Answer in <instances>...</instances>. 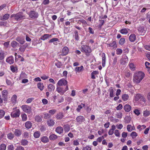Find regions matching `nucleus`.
<instances>
[{
	"label": "nucleus",
	"mask_w": 150,
	"mask_h": 150,
	"mask_svg": "<svg viewBox=\"0 0 150 150\" xmlns=\"http://www.w3.org/2000/svg\"><path fill=\"white\" fill-rule=\"evenodd\" d=\"M56 91L60 94H63L64 93L63 88L61 86H57Z\"/></svg>",
	"instance_id": "nucleus-20"
},
{
	"label": "nucleus",
	"mask_w": 150,
	"mask_h": 150,
	"mask_svg": "<svg viewBox=\"0 0 150 150\" xmlns=\"http://www.w3.org/2000/svg\"><path fill=\"white\" fill-rule=\"evenodd\" d=\"M84 118L82 116L80 115L78 116L76 118V120L77 122L79 124L81 123L84 120Z\"/></svg>",
	"instance_id": "nucleus-11"
},
{
	"label": "nucleus",
	"mask_w": 150,
	"mask_h": 150,
	"mask_svg": "<svg viewBox=\"0 0 150 150\" xmlns=\"http://www.w3.org/2000/svg\"><path fill=\"white\" fill-rule=\"evenodd\" d=\"M1 94L3 98V100L4 101H6L7 100V96L8 92L7 90H4L1 92Z\"/></svg>",
	"instance_id": "nucleus-6"
},
{
	"label": "nucleus",
	"mask_w": 150,
	"mask_h": 150,
	"mask_svg": "<svg viewBox=\"0 0 150 150\" xmlns=\"http://www.w3.org/2000/svg\"><path fill=\"white\" fill-rule=\"evenodd\" d=\"M131 106L129 104H126L124 106V109L126 112H129L131 110Z\"/></svg>",
	"instance_id": "nucleus-15"
},
{
	"label": "nucleus",
	"mask_w": 150,
	"mask_h": 150,
	"mask_svg": "<svg viewBox=\"0 0 150 150\" xmlns=\"http://www.w3.org/2000/svg\"><path fill=\"white\" fill-rule=\"evenodd\" d=\"M146 127V126L144 125H139L137 126V128L139 130V131H141L143 129L145 128Z\"/></svg>",
	"instance_id": "nucleus-38"
},
{
	"label": "nucleus",
	"mask_w": 150,
	"mask_h": 150,
	"mask_svg": "<svg viewBox=\"0 0 150 150\" xmlns=\"http://www.w3.org/2000/svg\"><path fill=\"white\" fill-rule=\"evenodd\" d=\"M110 120L112 122L114 123L117 122L119 121V120L118 119L112 117H110Z\"/></svg>",
	"instance_id": "nucleus-60"
},
{
	"label": "nucleus",
	"mask_w": 150,
	"mask_h": 150,
	"mask_svg": "<svg viewBox=\"0 0 150 150\" xmlns=\"http://www.w3.org/2000/svg\"><path fill=\"white\" fill-rule=\"evenodd\" d=\"M147 28L144 26H139L138 28V30L142 35H144L146 31Z\"/></svg>",
	"instance_id": "nucleus-7"
},
{
	"label": "nucleus",
	"mask_w": 150,
	"mask_h": 150,
	"mask_svg": "<svg viewBox=\"0 0 150 150\" xmlns=\"http://www.w3.org/2000/svg\"><path fill=\"white\" fill-rule=\"evenodd\" d=\"M51 35H50L48 34H45L42 36L40 38V39L43 40H45L51 38Z\"/></svg>",
	"instance_id": "nucleus-16"
},
{
	"label": "nucleus",
	"mask_w": 150,
	"mask_h": 150,
	"mask_svg": "<svg viewBox=\"0 0 150 150\" xmlns=\"http://www.w3.org/2000/svg\"><path fill=\"white\" fill-rule=\"evenodd\" d=\"M131 120V117L129 116H126L125 118L124 121L126 123H129L130 122Z\"/></svg>",
	"instance_id": "nucleus-25"
},
{
	"label": "nucleus",
	"mask_w": 150,
	"mask_h": 150,
	"mask_svg": "<svg viewBox=\"0 0 150 150\" xmlns=\"http://www.w3.org/2000/svg\"><path fill=\"white\" fill-rule=\"evenodd\" d=\"M55 88L54 86L52 84H50L48 86V89L49 91H51L54 90Z\"/></svg>",
	"instance_id": "nucleus-41"
},
{
	"label": "nucleus",
	"mask_w": 150,
	"mask_h": 150,
	"mask_svg": "<svg viewBox=\"0 0 150 150\" xmlns=\"http://www.w3.org/2000/svg\"><path fill=\"white\" fill-rule=\"evenodd\" d=\"M102 66L103 67H104L105 66V53H102Z\"/></svg>",
	"instance_id": "nucleus-22"
},
{
	"label": "nucleus",
	"mask_w": 150,
	"mask_h": 150,
	"mask_svg": "<svg viewBox=\"0 0 150 150\" xmlns=\"http://www.w3.org/2000/svg\"><path fill=\"white\" fill-rule=\"evenodd\" d=\"M11 44L12 47L15 48L17 46L18 43L15 41H13L11 42Z\"/></svg>",
	"instance_id": "nucleus-57"
},
{
	"label": "nucleus",
	"mask_w": 150,
	"mask_h": 150,
	"mask_svg": "<svg viewBox=\"0 0 150 150\" xmlns=\"http://www.w3.org/2000/svg\"><path fill=\"white\" fill-rule=\"evenodd\" d=\"M21 108L26 113L30 114L31 112V108L28 105H23L21 106Z\"/></svg>",
	"instance_id": "nucleus-5"
},
{
	"label": "nucleus",
	"mask_w": 150,
	"mask_h": 150,
	"mask_svg": "<svg viewBox=\"0 0 150 150\" xmlns=\"http://www.w3.org/2000/svg\"><path fill=\"white\" fill-rule=\"evenodd\" d=\"M110 92V96L111 97H113L114 96V91L112 88H110L109 90Z\"/></svg>",
	"instance_id": "nucleus-51"
},
{
	"label": "nucleus",
	"mask_w": 150,
	"mask_h": 150,
	"mask_svg": "<svg viewBox=\"0 0 150 150\" xmlns=\"http://www.w3.org/2000/svg\"><path fill=\"white\" fill-rule=\"evenodd\" d=\"M35 121L37 122H41L42 120L41 117L38 115H36L34 117Z\"/></svg>",
	"instance_id": "nucleus-27"
},
{
	"label": "nucleus",
	"mask_w": 150,
	"mask_h": 150,
	"mask_svg": "<svg viewBox=\"0 0 150 150\" xmlns=\"http://www.w3.org/2000/svg\"><path fill=\"white\" fill-rule=\"evenodd\" d=\"M48 126L51 127L53 126L55 124L54 120L52 119H48L46 122Z\"/></svg>",
	"instance_id": "nucleus-10"
},
{
	"label": "nucleus",
	"mask_w": 150,
	"mask_h": 150,
	"mask_svg": "<svg viewBox=\"0 0 150 150\" xmlns=\"http://www.w3.org/2000/svg\"><path fill=\"white\" fill-rule=\"evenodd\" d=\"M127 128L128 132H131L133 130L135 129V128L134 127L132 126L131 125H127Z\"/></svg>",
	"instance_id": "nucleus-33"
},
{
	"label": "nucleus",
	"mask_w": 150,
	"mask_h": 150,
	"mask_svg": "<svg viewBox=\"0 0 150 150\" xmlns=\"http://www.w3.org/2000/svg\"><path fill=\"white\" fill-rule=\"evenodd\" d=\"M14 147L13 145H9L7 147V150H13Z\"/></svg>",
	"instance_id": "nucleus-63"
},
{
	"label": "nucleus",
	"mask_w": 150,
	"mask_h": 150,
	"mask_svg": "<svg viewBox=\"0 0 150 150\" xmlns=\"http://www.w3.org/2000/svg\"><path fill=\"white\" fill-rule=\"evenodd\" d=\"M6 146L5 144H2L0 145V150H5Z\"/></svg>",
	"instance_id": "nucleus-56"
},
{
	"label": "nucleus",
	"mask_w": 150,
	"mask_h": 150,
	"mask_svg": "<svg viewBox=\"0 0 150 150\" xmlns=\"http://www.w3.org/2000/svg\"><path fill=\"white\" fill-rule=\"evenodd\" d=\"M125 75L126 77H129L131 76L132 74L130 71H128L125 72Z\"/></svg>",
	"instance_id": "nucleus-61"
},
{
	"label": "nucleus",
	"mask_w": 150,
	"mask_h": 150,
	"mask_svg": "<svg viewBox=\"0 0 150 150\" xmlns=\"http://www.w3.org/2000/svg\"><path fill=\"white\" fill-rule=\"evenodd\" d=\"M50 115H54L56 112V110L54 109H51L49 110L48 111Z\"/></svg>",
	"instance_id": "nucleus-49"
},
{
	"label": "nucleus",
	"mask_w": 150,
	"mask_h": 150,
	"mask_svg": "<svg viewBox=\"0 0 150 150\" xmlns=\"http://www.w3.org/2000/svg\"><path fill=\"white\" fill-rule=\"evenodd\" d=\"M25 16L23 15L22 13L20 12L15 14H12L11 16V18H14L16 21L20 20L21 19L25 18Z\"/></svg>",
	"instance_id": "nucleus-2"
},
{
	"label": "nucleus",
	"mask_w": 150,
	"mask_h": 150,
	"mask_svg": "<svg viewBox=\"0 0 150 150\" xmlns=\"http://www.w3.org/2000/svg\"><path fill=\"white\" fill-rule=\"evenodd\" d=\"M114 134L116 137H120V134L119 131L117 129H116L115 130Z\"/></svg>",
	"instance_id": "nucleus-58"
},
{
	"label": "nucleus",
	"mask_w": 150,
	"mask_h": 150,
	"mask_svg": "<svg viewBox=\"0 0 150 150\" xmlns=\"http://www.w3.org/2000/svg\"><path fill=\"white\" fill-rule=\"evenodd\" d=\"M28 14L30 18H37L38 16V13L34 11H30Z\"/></svg>",
	"instance_id": "nucleus-9"
},
{
	"label": "nucleus",
	"mask_w": 150,
	"mask_h": 150,
	"mask_svg": "<svg viewBox=\"0 0 150 150\" xmlns=\"http://www.w3.org/2000/svg\"><path fill=\"white\" fill-rule=\"evenodd\" d=\"M21 145L23 146H26L28 145V142L26 139H22L21 141Z\"/></svg>",
	"instance_id": "nucleus-40"
},
{
	"label": "nucleus",
	"mask_w": 150,
	"mask_h": 150,
	"mask_svg": "<svg viewBox=\"0 0 150 150\" xmlns=\"http://www.w3.org/2000/svg\"><path fill=\"white\" fill-rule=\"evenodd\" d=\"M37 86L38 88L41 91L43 90L44 88L43 84L42 83L39 82L38 83Z\"/></svg>",
	"instance_id": "nucleus-32"
},
{
	"label": "nucleus",
	"mask_w": 150,
	"mask_h": 150,
	"mask_svg": "<svg viewBox=\"0 0 150 150\" xmlns=\"http://www.w3.org/2000/svg\"><path fill=\"white\" fill-rule=\"evenodd\" d=\"M144 73L141 71L135 72L133 75V81L136 83H139L144 77Z\"/></svg>",
	"instance_id": "nucleus-1"
},
{
	"label": "nucleus",
	"mask_w": 150,
	"mask_h": 150,
	"mask_svg": "<svg viewBox=\"0 0 150 150\" xmlns=\"http://www.w3.org/2000/svg\"><path fill=\"white\" fill-rule=\"evenodd\" d=\"M125 39L124 38H121L120 39L119 41V43L120 45H122L125 43Z\"/></svg>",
	"instance_id": "nucleus-53"
},
{
	"label": "nucleus",
	"mask_w": 150,
	"mask_h": 150,
	"mask_svg": "<svg viewBox=\"0 0 150 150\" xmlns=\"http://www.w3.org/2000/svg\"><path fill=\"white\" fill-rule=\"evenodd\" d=\"M85 106V104L81 103L80 105H79L76 109V110L78 112H79L80 110Z\"/></svg>",
	"instance_id": "nucleus-31"
},
{
	"label": "nucleus",
	"mask_w": 150,
	"mask_h": 150,
	"mask_svg": "<svg viewBox=\"0 0 150 150\" xmlns=\"http://www.w3.org/2000/svg\"><path fill=\"white\" fill-rule=\"evenodd\" d=\"M17 108H13V111L11 114L12 117H19L20 115V111L19 109H17Z\"/></svg>",
	"instance_id": "nucleus-4"
},
{
	"label": "nucleus",
	"mask_w": 150,
	"mask_h": 150,
	"mask_svg": "<svg viewBox=\"0 0 150 150\" xmlns=\"http://www.w3.org/2000/svg\"><path fill=\"white\" fill-rule=\"evenodd\" d=\"M32 125V124L31 122L29 121L26 122L25 124V127L27 129L30 128L31 127Z\"/></svg>",
	"instance_id": "nucleus-26"
},
{
	"label": "nucleus",
	"mask_w": 150,
	"mask_h": 150,
	"mask_svg": "<svg viewBox=\"0 0 150 150\" xmlns=\"http://www.w3.org/2000/svg\"><path fill=\"white\" fill-rule=\"evenodd\" d=\"M122 52V50L120 48H117L116 50V53L117 55H120Z\"/></svg>",
	"instance_id": "nucleus-55"
},
{
	"label": "nucleus",
	"mask_w": 150,
	"mask_h": 150,
	"mask_svg": "<svg viewBox=\"0 0 150 150\" xmlns=\"http://www.w3.org/2000/svg\"><path fill=\"white\" fill-rule=\"evenodd\" d=\"M91 148L89 146L87 145L86 146L83 147L82 150H91Z\"/></svg>",
	"instance_id": "nucleus-64"
},
{
	"label": "nucleus",
	"mask_w": 150,
	"mask_h": 150,
	"mask_svg": "<svg viewBox=\"0 0 150 150\" xmlns=\"http://www.w3.org/2000/svg\"><path fill=\"white\" fill-rule=\"evenodd\" d=\"M84 69V68L83 66L80 67H76L75 71L76 73H79L83 71Z\"/></svg>",
	"instance_id": "nucleus-14"
},
{
	"label": "nucleus",
	"mask_w": 150,
	"mask_h": 150,
	"mask_svg": "<svg viewBox=\"0 0 150 150\" xmlns=\"http://www.w3.org/2000/svg\"><path fill=\"white\" fill-rule=\"evenodd\" d=\"M128 29L126 28H123L119 30V32L122 34H126L128 33Z\"/></svg>",
	"instance_id": "nucleus-29"
},
{
	"label": "nucleus",
	"mask_w": 150,
	"mask_h": 150,
	"mask_svg": "<svg viewBox=\"0 0 150 150\" xmlns=\"http://www.w3.org/2000/svg\"><path fill=\"white\" fill-rule=\"evenodd\" d=\"M21 117L22 119V120L23 121H26L27 119V115L23 113L21 115Z\"/></svg>",
	"instance_id": "nucleus-45"
},
{
	"label": "nucleus",
	"mask_w": 150,
	"mask_h": 150,
	"mask_svg": "<svg viewBox=\"0 0 150 150\" xmlns=\"http://www.w3.org/2000/svg\"><path fill=\"white\" fill-rule=\"evenodd\" d=\"M4 53L3 51L0 49V60L4 59Z\"/></svg>",
	"instance_id": "nucleus-37"
},
{
	"label": "nucleus",
	"mask_w": 150,
	"mask_h": 150,
	"mask_svg": "<svg viewBox=\"0 0 150 150\" xmlns=\"http://www.w3.org/2000/svg\"><path fill=\"white\" fill-rule=\"evenodd\" d=\"M109 47H112L114 48H116L117 47L116 42L115 41H113L112 43L108 44Z\"/></svg>",
	"instance_id": "nucleus-39"
},
{
	"label": "nucleus",
	"mask_w": 150,
	"mask_h": 150,
	"mask_svg": "<svg viewBox=\"0 0 150 150\" xmlns=\"http://www.w3.org/2000/svg\"><path fill=\"white\" fill-rule=\"evenodd\" d=\"M16 40L21 44H23L24 42V40L23 39L20 38L19 37L17 38Z\"/></svg>",
	"instance_id": "nucleus-48"
},
{
	"label": "nucleus",
	"mask_w": 150,
	"mask_h": 150,
	"mask_svg": "<svg viewBox=\"0 0 150 150\" xmlns=\"http://www.w3.org/2000/svg\"><path fill=\"white\" fill-rule=\"evenodd\" d=\"M17 96L15 95H13L11 98V102L12 103L15 104L16 102Z\"/></svg>",
	"instance_id": "nucleus-34"
},
{
	"label": "nucleus",
	"mask_w": 150,
	"mask_h": 150,
	"mask_svg": "<svg viewBox=\"0 0 150 150\" xmlns=\"http://www.w3.org/2000/svg\"><path fill=\"white\" fill-rule=\"evenodd\" d=\"M122 98L123 101H126L128 100L129 98V95L128 94H124L122 95Z\"/></svg>",
	"instance_id": "nucleus-24"
},
{
	"label": "nucleus",
	"mask_w": 150,
	"mask_h": 150,
	"mask_svg": "<svg viewBox=\"0 0 150 150\" xmlns=\"http://www.w3.org/2000/svg\"><path fill=\"white\" fill-rule=\"evenodd\" d=\"M27 77V75L25 73L22 72L20 75L19 79H21L23 78H26Z\"/></svg>",
	"instance_id": "nucleus-35"
},
{
	"label": "nucleus",
	"mask_w": 150,
	"mask_h": 150,
	"mask_svg": "<svg viewBox=\"0 0 150 150\" xmlns=\"http://www.w3.org/2000/svg\"><path fill=\"white\" fill-rule=\"evenodd\" d=\"M64 115L62 113L59 112L57 113L56 115V117L57 119H61L63 117Z\"/></svg>",
	"instance_id": "nucleus-43"
},
{
	"label": "nucleus",
	"mask_w": 150,
	"mask_h": 150,
	"mask_svg": "<svg viewBox=\"0 0 150 150\" xmlns=\"http://www.w3.org/2000/svg\"><path fill=\"white\" fill-rule=\"evenodd\" d=\"M55 131L57 133L61 134L63 131V129L62 127H58L56 128Z\"/></svg>",
	"instance_id": "nucleus-30"
},
{
	"label": "nucleus",
	"mask_w": 150,
	"mask_h": 150,
	"mask_svg": "<svg viewBox=\"0 0 150 150\" xmlns=\"http://www.w3.org/2000/svg\"><path fill=\"white\" fill-rule=\"evenodd\" d=\"M7 136L9 139L11 140L14 138V136L13 134L11 132L8 134Z\"/></svg>",
	"instance_id": "nucleus-46"
},
{
	"label": "nucleus",
	"mask_w": 150,
	"mask_h": 150,
	"mask_svg": "<svg viewBox=\"0 0 150 150\" xmlns=\"http://www.w3.org/2000/svg\"><path fill=\"white\" fill-rule=\"evenodd\" d=\"M38 40L37 38H35L33 39L32 40V45H36L38 43Z\"/></svg>",
	"instance_id": "nucleus-59"
},
{
	"label": "nucleus",
	"mask_w": 150,
	"mask_h": 150,
	"mask_svg": "<svg viewBox=\"0 0 150 150\" xmlns=\"http://www.w3.org/2000/svg\"><path fill=\"white\" fill-rule=\"evenodd\" d=\"M98 72L97 71H93L91 74V78L92 79H95V75L98 74Z\"/></svg>",
	"instance_id": "nucleus-42"
},
{
	"label": "nucleus",
	"mask_w": 150,
	"mask_h": 150,
	"mask_svg": "<svg viewBox=\"0 0 150 150\" xmlns=\"http://www.w3.org/2000/svg\"><path fill=\"white\" fill-rule=\"evenodd\" d=\"M41 140L43 142L47 143L49 142V139L47 137L43 136L41 138Z\"/></svg>",
	"instance_id": "nucleus-28"
},
{
	"label": "nucleus",
	"mask_w": 150,
	"mask_h": 150,
	"mask_svg": "<svg viewBox=\"0 0 150 150\" xmlns=\"http://www.w3.org/2000/svg\"><path fill=\"white\" fill-rule=\"evenodd\" d=\"M142 97L140 94L138 93L136 94L134 96L133 101L134 102H137L138 101L139 99Z\"/></svg>",
	"instance_id": "nucleus-18"
},
{
	"label": "nucleus",
	"mask_w": 150,
	"mask_h": 150,
	"mask_svg": "<svg viewBox=\"0 0 150 150\" xmlns=\"http://www.w3.org/2000/svg\"><path fill=\"white\" fill-rule=\"evenodd\" d=\"M34 98H28L26 101V103H29L31 102L33 100H34Z\"/></svg>",
	"instance_id": "nucleus-62"
},
{
	"label": "nucleus",
	"mask_w": 150,
	"mask_h": 150,
	"mask_svg": "<svg viewBox=\"0 0 150 150\" xmlns=\"http://www.w3.org/2000/svg\"><path fill=\"white\" fill-rule=\"evenodd\" d=\"M130 136L134 139L136 138L137 136V133L135 132H132L130 134Z\"/></svg>",
	"instance_id": "nucleus-50"
},
{
	"label": "nucleus",
	"mask_w": 150,
	"mask_h": 150,
	"mask_svg": "<svg viewBox=\"0 0 150 150\" xmlns=\"http://www.w3.org/2000/svg\"><path fill=\"white\" fill-rule=\"evenodd\" d=\"M43 115H44V118L45 119L49 118L51 117V115L50 114H49L46 112H44L43 113Z\"/></svg>",
	"instance_id": "nucleus-54"
},
{
	"label": "nucleus",
	"mask_w": 150,
	"mask_h": 150,
	"mask_svg": "<svg viewBox=\"0 0 150 150\" xmlns=\"http://www.w3.org/2000/svg\"><path fill=\"white\" fill-rule=\"evenodd\" d=\"M58 41L59 42V39L56 38H54L51 39H50L49 41V43H54L55 42Z\"/></svg>",
	"instance_id": "nucleus-52"
},
{
	"label": "nucleus",
	"mask_w": 150,
	"mask_h": 150,
	"mask_svg": "<svg viewBox=\"0 0 150 150\" xmlns=\"http://www.w3.org/2000/svg\"><path fill=\"white\" fill-rule=\"evenodd\" d=\"M10 16V15L9 14L6 13L4 15L3 18L1 19V20L2 21H5L7 20Z\"/></svg>",
	"instance_id": "nucleus-36"
},
{
	"label": "nucleus",
	"mask_w": 150,
	"mask_h": 150,
	"mask_svg": "<svg viewBox=\"0 0 150 150\" xmlns=\"http://www.w3.org/2000/svg\"><path fill=\"white\" fill-rule=\"evenodd\" d=\"M129 39L130 41L133 42L136 40V36L134 34H132L129 36Z\"/></svg>",
	"instance_id": "nucleus-19"
},
{
	"label": "nucleus",
	"mask_w": 150,
	"mask_h": 150,
	"mask_svg": "<svg viewBox=\"0 0 150 150\" xmlns=\"http://www.w3.org/2000/svg\"><path fill=\"white\" fill-rule=\"evenodd\" d=\"M40 134L39 132L37 131L35 132L34 133V136L36 138H38L40 136Z\"/></svg>",
	"instance_id": "nucleus-47"
},
{
	"label": "nucleus",
	"mask_w": 150,
	"mask_h": 150,
	"mask_svg": "<svg viewBox=\"0 0 150 150\" xmlns=\"http://www.w3.org/2000/svg\"><path fill=\"white\" fill-rule=\"evenodd\" d=\"M13 132L15 135L17 137H19L21 134V130L18 129H15Z\"/></svg>",
	"instance_id": "nucleus-17"
},
{
	"label": "nucleus",
	"mask_w": 150,
	"mask_h": 150,
	"mask_svg": "<svg viewBox=\"0 0 150 150\" xmlns=\"http://www.w3.org/2000/svg\"><path fill=\"white\" fill-rule=\"evenodd\" d=\"M81 50L82 52H84L86 54L87 53H90L91 52L90 47L86 45H82Z\"/></svg>",
	"instance_id": "nucleus-3"
},
{
	"label": "nucleus",
	"mask_w": 150,
	"mask_h": 150,
	"mask_svg": "<svg viewBox=\"0 0 150 150\" xmlns=\"http://www.w3.org/2000/svg\"><path fill=\"white\" fill-rule=\"evenodd\" d=\"M126 58H122L120 60V64L122 65H125L126 63L128 62L127 57L126 56Z\"/></svg>",
	"instance_id": "nucleus-23"
},
{
	"label": "nucleus",
	"mask_w": 150,
	"mask_h": 150,
	"mask_svg": "<svg viewBox=\"0 0 150 150\" xmlns=\"http://www.w3.org/2000/svg\"><path fill=\"white\" fill-rule=\"evenodd\" d=\"M6 62L9 64H12L14 62L13 57V56L9 57L6 59Z\"/></svg>",
	"instance_id": "nucleus-12"
},
{
	"label": "nucleus",
	"mask_w": 150,
	"mask_h": 150,
	"mask_svg": "<svg viewBox=\"0 0 150 150\" xmlns=\"http://www.w3.org/2000/svg\"><path fill=\"white\" fill-rule=\"evenodd\" d=\"M6 82L8 86H12L14 82L13 81H11L10 80L6 79Z\"/></svg>",
	"instance_id": "nucleus-44"
},
{
	"label": "nucleus",
	"mask_w": 150,
	"mask_h": 150,
	"mask_svg": "<svg viewBox=\"0 0 150 150\" xmlns=\"http://www.w3.org/2000/svg\"><path fill=\"white\" fill-rule=\"evenodd\" d=\"M128 66L129 68L132 71H134L136 70V67L133 63L129 62Z\"/></svg>",
	"instance_id": "nucleus-13"
},
{
	"label": "nucleus",
	"mask_w": 150,
	"mask_h": 150,
	"mask_svg": "<svg viewBox=\"0 0 150 150\" xmlns=\"http://www.w3.org/2000/svg\"><path fill=\"white\" fill-rule=\"evenodd\" d=\"M57 86H62L66 85V79L62 78L59 80L56 84Z\"/></svg>",
	"instance_id": "nucleus-8"
},
{
	"label": "nucleus",
	"mask_w": 150,
	"mask_h": 150,
	"mask_svg": "<svg viewBox=\"0 0 150 150\" xmlns=\"http://www.w3.org/2000/svg\"><path fill=\"white\" fill-rule=\"evenodd\" d=\"M58 137L56 135L51 134H50L49 138L50 140H54L57 139Z\"/></svg>",
	"instance_id": "nucleus-21"
}]
</instances>
